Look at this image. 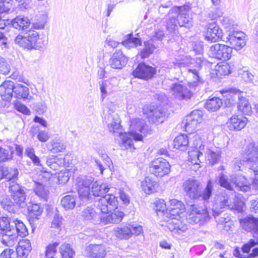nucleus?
<instances>
[{"instance_id":"obj_47","label":"nucleus","mask_w":258,"mask_h":258,"mask_svg":"<svg viewBox=\"0 0 258 258\" xmlns=\"http://www.w3.org/2000/svg\"><path fill=\"white\" fill-rule=\"evenodd\" d=\"M237 104L238 110L241 111L243 114H249L251 112V107L249 102L242 95L240 98L239 101H237Z\"/></svg>"},{"instance_id":"obj_18","label":"nucleus","mask_w":258,"mask_h":258,"mask_svg":"<svg viewBox=\"0 0 258 258\" xmlns=\"http://www.w3.org/2000/svg\"><path fill=\"white\" fill-rule=\"evenodd\" d=\"M170 90L175 98L181 100L189 99L192 95L191 92L185 86L180 84H173Z\"/></svg>"},{"instance_id":"obj_42","label":"nucleus","mask_w":258,"mask_h":258,"mask_svg":"<svg viewBox=\"0 0 258 258\" xmlns=\"http://www.w3.org/2000/svg\"><path fill=\"white\" fill-rule=\"evenodd\" d=\"M76 203V197L72 195H67L61 200V205L66 210L73 209Z\"/></svg>"},{"instance_id":"obj_60","label":"nucleus","mask_w":258,"mask_h":258,"mask_svg":"<svg viewBox=\"0 0 258 258\" xmlns=\"http://www.w3.org/2000/svg\"><path fill=\"white\" fill-rule=\"evenodd\" d=\"M7 170L8 172L6 173V179L11 181L13 179L15 180L17 178L19 174V171L17 168L15 167H7Z\"/></svg>"},{"instance_id":"obj_45","label":"nucleus","mask_w":258,"mask_h":258,"mask_svg":"<svg viewBox=\"0 0 258 258\" xmlns=\"http://www.w3.org/2000/svg\"><path fill=\"white\" fill-rule=\"evenodd\" d=\"M14 202L11 197H6L2 200L1 205L5 210L10 213H15L18 205Z\"/></svg>"},{"instance_id":"obj_52","label":"nucleus","mask_w":258,"mask_h":258,"mask_svg":"<svg viewBox=\"0 0 258 258\" xmlns=\"http://www.w3.org/2000/svg\"><path fill=\"white\" fill-rule=\"evenodd\" d=\"M216 74L217 77L228 75L231 73L230 67L227 63L217 64L215 67Z\"/></svg>"},{"instance_id":"obj_58","label":"nucleus","mask_w":258,"mask_h":258,"mask_svg":"<svg viewBox=\"0 0 258 258\" xmlns=\"http://www.w3.org/2000/svg\"><path fill=\"white\" fill-rule=\"evenodd\" d=\"M59 243L55 242L52 244H49L46 247L45 251V255L47 258H53L56 252V247L58 245Z\"/></svg>"},{"instance_id":"obj_63","label":"nucleus","mask_w":258,"mask_h":258,"mask_svg":"<svg viewBox=\"0 0 258 258\" xmlns=\"http://www.w3.org/2000/svg\"><path fill=\"white\" fill-rule=\"evenodd\" d=\"M37 137L39 141L46 142L49 139L50 136L47 132L40 130L38 131Z\"/></svg>"},{"instance_id":"obj_51","label":"nucleus","mask_w":258,"mask_h":258,"mask_svg":"<svg viewBox=\"0 0 258 258\" xmlns=\"http://www.w3.org/2000/svg\"><path fill=\"white\" fill-rule=\"evenodd\" d=\"M60 252L62 258H73L75 251L69 244L64 243L60 247Z\"/></svg>"},{"instance_id":"obj_40","label":"nucleus","mask_w":258,"mask_h":258,"mask_svg":"<svg viewBox=\"0 0 258 258\" xmlns=\"http://www.w3.org/2000/svg\"><path fill=\"white\" fill-rule=\"evenodd\" d=\"M223 102L219 98L213 97L207 100L205 107L210 111H216L221 107Z\"/></svg>"},{"instance_id":"obj_50","label":"nucleus","mask_w":258,"mask_h":258,"mask_svg":"<svg viewBox=\"0 0 258 258\" xmlns=\"http://www.w3.org/2000/svg\"><path fill=\"white\" fill-rule=\"evenodd\" d=\"M198 148L188 152L189 160L194 164H199L201 162L200 158L203 157V153Z\"/></svg>"},{"instance_id":"obj_27","label":"nucleus","mask_w":258,"mask_h":258,"mask_svg":"<svg viewBox=\"0 0 258 258\" xmlns=\"http://www.w3.org/2000/svg\"><path fill=\"white\" fill-rule=\"evenodd\" d=\"M31 249L32 247L29 240L21 241L16 248L17 258H27Z\"/></svg>"},{"instance_id":"obj_29","label":"nucleus","mask_w":258,"mask_h":258,"mask_svg":"<svg viewBox=\"0 0 258 258\" xmlns=\"http://www.w3.org/2000/svg\"><path fill=\"white\" fill-rule=\"evenodd\" d=\"M167 227L171 231H175L178 233L184 232L188 229V225L180 221L179 219L169 222Z\"/></svg>"},{"instance_id":"obj_21","label":"nucleus","mask_w":258,"mask_h":258,"mask_svg":"<svg viewBox=\"0 0 258 258\" xmlns=\"http://www.w3.org/2000/svg\"><path fill=\"white\" fill-rule=\"evenodd\" d=\"M245 158L249 165V168L252 165L258 164V149L255 147L254 144L251 143L247 146Z\"/></svg>"},{"instance_id":"obj_1","label":"nucleus","mask_w":258,"mask_h":258,"mask_svg":"<svg viewBox=\"0 0 258 258\" xmlns=\"http://www.w3.org/2000/svg\"><path fill=\"white\" fill-rule=\"evenodd\" d=\"M243 203L238 199H231L228 196H218L212 209L213 215L218 224L223 225L230 220L227 214H223L224 209H228L241 213L243 211Z\"/></svg>"},{"instance_id":"obj_64","label":"nucleus","mask_w":258,"mask_h":258,"mask_svg":"<svg viewBox=\"0 0 258 258\" xmlns=\"http://www.w3.org/2000/svg\"><path fill=\"white\" fill-rule=\"evenodd\" d=\"M156 210L157 211L164 212H166V205L163 200H159L155 202Z\"/></svg>"},{"instance_id":"obj_5","label":"nucleus","mask_w":258,"mask_h":258,"mask_svg":"<svg viewBox=\"0 0 258 258\" xmlns=\"http://www.w3.org/2000/svg\"><path fill=\"white\" fill-rule=\"evenodd\" d=\"M15 41L20 46L28 50H40L45 46L44 41L39 38L38 33L34 30H29L23 35H18Z\"/></svg>"},{"instance_id":"obj_35","label":"nucleus","mask_w":258,"mask_h":258,"mask_svg":"<svg viewBox=\"0 0 258 258\" xmlns=\"http://www.w3.org/2000/svg\"><path fill=\"white\" fill-rule=\"evenodd\" d=\"M158 183L151 177H146L142 182V187L145 193L150 194L156 190Z\"/></svg>"},{"instance_id":"obj_8","label":"nucleus","mask_w":258,"mask_h":258,"mask_svg":"<svg viewBox=\"0 0 258 258\" xmlns=\"http://www.w3.org/2000/svg\"><path fill=\"white\" fill-rule=\"evenodd\" d=\"M117 205V198L109 193L99 199L96 206L102 213L107 214L109 211L115 209Z\"/></svg>"},{"instance_id":"obj_9","label":"nucleus","mask_w":258,"mask_h":258,"mask_svg":"<svg viewBox=\"0 0 258 258\" xmlns=\"http://www.w3.org/2000/svg\"><path fill=\"white\" fill-rule=\"evenodd\" d=\"M209 52L212 57L226 61L231 58L232 49L227 45L217 43L211 46Z\"/></svg>"},{"instance_id":"obj_55","label":"nucleus","mask_w":258,"mask_h":258,"mask_svg":"<svg viewBox=\"0 0 258 258\" xmlns=\"http://www.w3.org/2000/svg\"><path fill=\"white\" fill-rule=\"evenodd\" d=\"M81 216L85 220H91L96 216V212L93 208L88 207L82 212Z\"/></svg>"},{"instance_id":"obj_26","label":"nucleus","mask_w":258,"mask_h":258,"mask_svg":"<svg viewBox=\"0 0 258 258\" xmlns=\"http://www.w3.org/2000/svg\"><path fill=\"white\" fill-rule=\"evenodd\" d=\"M28 210L29 221L34 222L40 218L43 208L40 204L31 203L28 207Z\"/></svg>"},{"instance_id":"obj_57","label":"nucleus","mask_w":258,"mask_h":258,"mask_svg":"<svg viewBox=\"0 0 258 258\" xmlns=\"http://www.w3.org/2000/svg\"><path fill=\"white\" fill-rule=\"evenodd\" d=\"M78 194L83 203H87L91 200L90 188H78Z\"/></svg>"},{"instance_id":"obj_36","label":"nucleus","mask_w":258,"mask_h":258,"mask_svg":"<svg viewBox=\"0 0 258 258\" xmlns=\"http://www.w3.org/2000/svg\"><path fill=\"white\" fill-rule=\"evenodd\" d=\"M29 94L28 87L19 84H15L14 97L18 99H27Z\"/></svg>"},{"instance_id":"obj_38","label":"nucleus","mask_w":258,"mask_h":258,"mask_svg":"<svg viewBox=\"0 0 258 258\" xmlns=\"http://www.w3.org/2000/svg\"><path fill=\"white\" fill-rule=\"evenodd\" d=\"M114 234L120 239H128L132 236L131 229L129 225L117 227L114 230Z\"/></svg>"},{"instance_id":"obj_54","label":"nucleus","mask_w":258,"mask_h":258,"mask_svg":"<svg viewBox=\"0 0 258 258\" xmlns=\"http://www.w3.org/2000/svg\"><path fill=\"white\" fill-rule=\"evenodd\" d=\"M155 47L153 44L149 42H145V48L141 52V57L142 58H146L148 57L152 54Z\"/></svg>"},{"instance_id":"obj_19","label":"nucleus","mask_w":258,"mask_h":258,"mask_svg":"<svg viewBox=\"0 0 258 258\" xmlns=\"http://www.w3.org/2000/svg\"><path fill=\"white\" fill-rule=\"evenodd\" d=\"M219 183L221 186L229 190H232L234 186L237 190L244 192H246L250 189L249 185L246 183L229 182L227 177L223 174H221L219 176Z\"/></svg>"},{"instance_id":"obj_59","label":"nucleus","mask_w":258,"mask_h":258,"mask_svg":"<svg viewBox=\"0 0 258 258\" xmlns=\"http://www.w3.org/2000/svg\"><path fill=\"white\" fill-rule=\"evenodd\" d=\"M62 223V218L58 215L55 214L51 222V228L55 229V232H59L60 230V226Z\"/></svg>"},{"instance_id":"obj_46","label":"nucleus","mask_w":258,"mask_h":258,"mask_svg":"<svg viewBox=\"0 0 258 258\" xmlns=\"http://www.w3.org/2000/svg\"><path fill=\"white\" fill-rule=\"evenodd\" d=\"M92 176L79 177L77 179V185L79 188H90V185L94 181Z\"/></svg>"},{"instance_id":"obj_31","label":"nucleus","mask_w":258,"mask_h":258,"mask_svg":"<svg viewBox=\"0 0 258 258\" xmlns=\"http://www.w3.org/2000/svg\"><path fill=\"white\" fill-rule=\"evenodd\" d=\"M124 216L123 212L115 211L109 215L103 216L101 218L102 221L105 224H116L120 222Z\"/></svg>"},{"instance_id":"obj_10","label":"nucleus","mask_w":258,"mask_h":258,"mask_svg":"<svg viewBox=\"0 0 258 258\" xmlns=\"http://www.w3.org/2000/svg\"><path fill=\"white\" fill-rule=\"evenodd\" d=\"M9 191L11 198L14 201V203L19 207H23L26 200L24 187L15 182L14 181H12L10 183Z\"/></svg>"},{"instance_id":"obj_16","label":"nucleus","mask_w":258,"mask_h":258,"mask_svg":"<svg viewBox=\"0 0 258 258\" xmlns=\"http://www.w3.org/2000/svg\"><path fill=\"white\" fill-rule=\"evenodd\" d=\"M240 223L243 229L253 233L254 237L258 238V218L247 216L240 220Z\"/></svg>"},{"instance_id":"obj_32","label":"nucleus","mask_w":258,"mask_h":258,"mask_svg":"<svg viewBox=\"0 0 258 258\" xmlns=\"http://www.w3.org/2000/svg\"><path fill=\"white\" fill-rule=\"evenodd\" d=\"M12 25L14 28L20 30L27 29L30 25V21L28 18L19 16L12 21Z\"/></svg>"},{"instance_id":"obj_61","label":"nucleus","mask_w":258,"mask_h":258,"mask_svg":"<svg viewBox=\"0 0 258 258\" xmlns=\"http://www.w3.org/2000/svg\"><path fill=\"white\" fill-rule=\"evenodd\" d=\"M10 66L4 58L0 56V73L7 75L10 73Z\"/></svg>"},{"instance_id":"obj_22","label":"nucleus","mask_w":258,"mask_h":258,"mask_svg":"<svg viewBox=\"0 0 258 258\" xmlns=\"http://www.w3.org/2000/svg\"><path fill=\"white\" fill-rule=\"evenodd\" d=\"M247 119L242 116H234L231 117L227 122V126L230 131H238L246 125Z\"/></svg>"},{"instance_id":"obj_20","label":"nucleus","mask_w":258,"mask_h":258,"mask_svg":"<svg viewBox=\"0 0 258 258\" xmlns=\"http://www.w3.org/2000/svg\"><path fill=\"white\" fill-rule=\"evenodd\" d=\"M127 62V57L121 49L116 50L109 59V64L113 69H121Z\"/></svg>"},{"instance_id":"obj_25","label":"nucleus","mask_w":258,"mask_h":258,"mask_svg":"<svg viewBox=\"0 0 258 258\" xmlns=\"http://www.w3.org/2000/svg\"><path fill=\"white\" fill-rule=\"evenodd\" d=\"M87 251L88 256L91 258H103L106 254L105 246L102 244H91Z\"/></svg>"},{"instance_id":"obj_49","label":"nucleus","mask_w":258,"mask_h":258,"mask_svg":"<svg viewBox=\"0 0 258 258\" xmlns=\"http://www.w3.org/2000/svg\"><path fill=\"white\" fill-rule=\"evenodd\" d=\"M8 148L5 149L0 146V163L12 158L14 148L11 146H9Z\"/></svg>"},{"instance_id":"obj_44","label":"nucleus","mask_w":258,"mask_h":258,"mask_svg":"<svg viewBox=\"0 0 258 258\" xmlns=\"http://www.w3.org/2000/svg\"><path fill=\"white\" fill-rule=\"evenodd\" d=\"M221 158V152L219 150L216 151L208 149L206 152V158L208 163L213 165L217 164Z\"/></svg>"},{"instance_id":"obj_43","label":"nucleus","mask_w":258,"mask_h":258,"mask_svg":"<svg viewBox=\"0 0 258 258\" xmlns=\"http://www.w3.org/2000/svg\"><path fill=\"white\" fill-rule=\"evenodd\" d=\"M121 44L127 48H134L141 45L140 39L134 37L132 34L126 36V39L121 42Z\"/></svg>"},{"instance_id":"obj_4","label":"nucleus","mask_w":258,"mask_h":258,"mask_svg":"<svg viewBox=\"0 0 258 258\" xmlns=\"http://www.w3.org/2000/svg\"><path fill=\"white\" fill-rule=\"evenodd\" d=\"M183 189L186 195L191 200H208L212 196L213 182L209 180L206 187L203 189L200 182L193 178L186 180L183 183Z\"/></svg>"},{"instance_id":"obj_2","label":"nucleus","mask_w":258,"mask_h":258,"mask_svg":"<svg viewBox=\"0 0 258 258\" xmlns=\"http://www.w3.org/2000/svg\"><path fill=\"white\" fill-rule=\"evenodd\" d=\"M191 8L189 5L174 6L166 16V27L169 32H173L178 25L189 28L192 26V19L189 16Z\"/></svg>"},{"instance_id":"obj_23","label":"nucleus","mask_w":258,"mask_h":258,"mask_svg":"<svg viewBox=\"0 0 258 258\" xmlns=\"http://www.w3.org/2000/svg\"><path fill=\"white\" fill-rule=\"evenodd\" d=\"M198 59L197 60V64L195 66V68H188L187 75L188 77H192L195 81L190 83L191 86L194 87H197L200 84H203V80L200 76L199 71L201 70L202 66L200 64L201 61L198 62Z\"/></svg>"},{"instance_id":"obj_24","label":"nucleus","mask_w":258,"mask_h":258,"mask_svg":"<svg viewBox=\"0 0 258 258\" xmlns=\"http://www.w3.org/2000/svg\"><path fill=\"white\" fill-rule=\"evenodd\" d=\"M242 95V92L235 89H231L225 92L224 96L226 97L225 104L227 107H231L239 101Z\"/></svg>"},{"instance_id":"obj_15","label":"nucleus","mask_w":258,"mask_h":258,"mask_svg":"<svg viewBox=\"0 0 258 258\" xmlns=\"http://www.w3.org/2000/svg\"><path fill=\"white\" fill-rule=\"evenodd\" d=\"M106 122H107L108 131L115 136H119L121 139V136L124 133L122 132L120 119L118 115L115 113L108 116Z\"/></svg>"},{"instance_id":"obj_17","label":"nucleus","mask_w":258,"mask_h":258,"mask_svg":"<svg viewBox=\"0 0 258 258\" xmlns=\"http://www.w3.org/2000/svg\"><path fill=\"white\" fill-rule=\"evenodd\" d=\"M227 42H229L232 48L240 50L246 44L245 34L242 32H233L227 38Z\"/></svg>"},{"instance_id":"obj_28","label":"nucleus","mask_w":258,"mask_h":258,"mask_svg":"<svg viewBox=\"0 0 258 258\" xmlns=\"http://www.w3.org/2000/svg\"><path fill=\"white\" fill-rule=\"evenodd\" d=\"M15 83L11 81L4 82L0 86V94L7 99H9L14 96Z\"/></svg>"},{"instance_id":"obj_37","label":"nucleus","mask_w":258,"mask_h":258,"mask_svg":"<svg viewBox=\"0 0 258 258\" xmlns=\"http://www.w3.org/2000/svg\"><path fill=\"white\" fill-rule=\"evenodd\" d=\"M189 144V137L186 135H180L177 136L174 140V148L180 150L186 149Z\"/></svg>"},{"instance_id":"obj_13","label":"nucleus","mask_w":258,"mask_h":258,"mask_svg":"<svg viewBox=\"0 0 258 258\" xmlns=\"http://www.w3.org/2000/svg\"><path fill=\"white\" fill-rule=\"evenodd\" d=\"M207 30L205 32V39L211 42H216L222 39V30L215 22L209 23L206 25Z\"/></svg>"},{"instance_id":"obj_7","label":"nucleus","mask_w":258,"mask_h":258,"mask_svg":"<svg viewBox=\"0 0 258 258\" xmlns=\"http://www.w3.org/2000/svg\"><path fill=\"white\" fill-rule=\"evenodd\" d=\"M171 166L169 162L162 158L153 160L149 165V172L157 177H163L170 172Z\"/></svg>"},{"instance_id":"obj_30","label":"nucleus","mask_w":258,"mask_h":258,"mask_svg":"<svg viewBox=\"0 0 258 258\" xmlns=\"http://www.w3.org/2000/svg\"><path fill=\"white\" fill-rule=\"evenodd\" d=\"M113 190V188H109L107 184H100L97 181L93 182L92 186L93 195L96 197H103L105 194Z\"/></svg>"},{"instance_id":"obj_12","label":"nucleus","mask_w":258,"mask_h":258,"mask_svg":"<svg viewBox=\"0 0 258 258\" xmlns=\"http://www.w3.org/2000/svg\"><path fill=\"white\" fill-rule=\"evenodd\" d=\"M156 73L155 68L146 64L145 63H141L133 71V75L136 78L148 80L152 78Z\"/></svg>"},{"instance_id":"obj_48","label":"nucleus","mask_w":258,"mask_h":258,"mask_svg":"<svg viewBox=\"0 0 258 258\" xmlns=\"http://www.w3.org/2000/svg\"><path fill=\"white\" fill-rule=\"evenodd\" d=\"M2 243L7 246H12L14 244L15 240H16V236L12 231L10 233H6L1 235Z\"/></svg>"},{"instance_id":"obj_41","label":"nucleus","mask_w":258,"mask_h":258,"mask_svg":"<svg viewBox=\"0 0 258 258\" xmlns=\"http://www.w3.org/2000/svg\"><path fill=\"white\" fill-rule=\"evenodd\" d=\"M46 163L50 168L56 170L57 168L64 165V158L52 155L47 158Z\"/></svg>"},{"instance_id":"obj_14","label":"nucleus","mask_w":258,"mask_h":258,"mask_svg":"<svg viewBox=\"0 0 258 258\" xmlns=\"http://www.w3.org/2000/svg\"><path fill=\"white\" fill-rule=\"evenodd\" d=\"M203 112L200 110L192 111L186 116L185 122V130L187 132H191L195 130L198 125L203 121Z\"/></svg>"},{"instance_id":"obj_33","label":"nucleus","mask_w":258,"mask_h":258,"mask_svg":"<svg viewBox=\"0 0 258 258\" xmlns=\"http://www.w3.org/2000/svg\"><path fill=\"white\" fill-rule=\"evenodd\" d=\"M177 206H179V209L175 208H168L166 210V217L170 218L172 221L180 219L181 215L184 214L185 212V206L183 203H179Z\"/></svg>"},{"instance_id":"obj_62","label":"nucleus","mask_w":258,"mask_h":258,"mask_svg":"<svg viewBox=\"0 0 258 258\" xmlns=\"http://www.w3.org/2000/svg\"><path fill=\"white\" fill-rule=\"evenodd\" d=\"M258 244V240L251 239L246 244H244L242 247V251L244 253H248L250 249L254 246Z\"/></svg>"},{"instance_id":"obj_3","label":"nucleus","mask_w":258,"mask_h":258,"mask_svg":"<svg viewBox=\"0 0 258 258\" xmlns=\"http://www.w3.org/2000/svg\"><path fill=\"white\" fill-rule=\"evenodd\" d=\"M147 126L144 120L140 118H133L131 120L130 131L124 133L121 136L120 146L123 150H133L135 149L133 144V140L141 141L143 136L139 132L145 136L147 133Z\"/></svg>"},{"instance_id":"obj_34","label":"nucleus","mask_w":258,"mask_h":258,"mask_svg":"<svg viewBox=\"0 0 258 258\" xmlns=\"http://www.w3.org/2000/svg\"><path fill=\"white\" fill-rule=\"evenodd\" d=\"M47 148L53 153L63 152L66 148L65 143L59 139H54L48 143Z\"/></svg>"},{"instance_id":"obj_6","label":"nucleus","mask_w":258,"mask_h":258,"mask_svg":"<svg viewBox=\"0 0 258 258\" xmlns=\"http://www.w3.org/2000/svg\"><path fill=\"white\" fill-rule=\"evenodd\" d=\"M209 220V215L205 207L197 205L191 206V212L186 218V221L190 224L201 225Z\"/></svg>"},{"instance_id":"obj_11","label":"nucleus","mask_w":258,"mask_h":258,"mask_svg":"<svg viewBox=\"0 0 258 258\" xmlns=\"http://www.w3.org/2000/svg\"><path fill=\"white\" fill-rule=\"evenodd\" d=\"M143 113L146 115L149 121L155 124L164 121L165 115L161 109L154 105H149L143 108Z\"/></svg>"},{"instance_id":"obj_53","label":"nucleus","mask_w":258,"mask_h":258,"mask_svg":"<svg viewBox=\"0 0 258 258\" xmlns=\"http://www.w3.org/2000/svg\"><path fill=\"white\" fill-rule=\"evenodd\" d=\"M13 222L15 224L18 235L21 237H25L28 234L27 229L22 221L16 219Z\"/></svg>"},{"instance_id":"obj_39","label":"nucleus","mask_w":258,"mask_h":258,"mask_svg":"<svg viewBox=\"0 0 258 258\" xmlns=\"http://www.w3.org/2000/svg\"><path fill=\"white\" fill-rule=\"evenodd\" d=\"M33 190L35 194L44 201H47L48 190L43 184L38 181H34Z\"/></svg>"},{"instance_id":"obj_56","label":"nucleus","mask_w":258,"mask_h":258,"mask_svg":"<svg viewBox=\"0 0 258 258\" xmlns=\"http://www.w3.org/2000/svg\"><path fill=\"white\" fill-rule=\"evenodd\" d=\"M189 143H192L195 148L202 149V141L200 136L197 134H190L189 136Z\"/></svg>"}]
</instances>
